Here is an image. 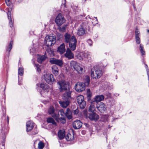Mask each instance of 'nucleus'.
<instances>
[{
    "instance_id": "f257e3e1",
    "label": "nucleus",
    "mask_w": 149,
    "mask_h": 149,
    "mask_svg": "<svg viewBox=\"0 0 149 149\" xmlns=\"http://www.w3.org/2000/svg\"><path fill=\"white\" fill-rule=\"evenodd\" d=\"M65 41L69 43V46L71 49L74 51L76 49L77 40L74 36H71L70 34L66 33L65 35Z\"/></svg>"
},
{
    "instance_id": "f03ea898",
    "label": "nucleus",
    "mask_w": 149,
    "mask_h": 149,
    "mask_svg": "<svg viewBox=\"0 0 149 149\" xmlns=\"http://www.w3.org/2000/svg\"><path fill=\"white\" fill-rule=\"evenodd\" d=\"M70 66L72 69L77 71L79 74H82L85 72V67L83 65L78 63L76 61H71Z\"/></svg>"
},
{
    "instance_id": "7ed1b4c3",
    "label": "nucleus",
    "mask_w": 149,
    "mask_h": 149,
    "mask_svg": "<svg viewBox=\"0 0 149 149\" xmlns=\"http://www.w3.org/2000/svg\"><path fill=\"white\" fill-rule=\"evenodd\" d=\"M59 85L58 88L61 92L69 90V83L64 80L59 81L57 83Z\"/></svg>"
},
{
    "instance_id": "20e7f679",
    "label": "nucleus",
    "mask_w": 149,
    "mask_h": 149,
    "mask_svg": "<svg viewBox=\"0 0 149 149\" xmlns=\"http://www.w3.org/2000/svg\"><path fill=\"white\" fill-rule=\"evenodd\" d=\"M88 22L86 21H82L80 23V26L78 29L77 34L81 36L85 34L86 32V28L88 25Z\"/></svg>"
},
{
    "instance_id": "39448f33",
    "label": "nucleus",
    "mask_w": 149,
    "mask_h": 149,
    "mask_svg": "<svg viewBox=\"0 0 149 149\" xmlns=\"http://www.w3.org/2000/svg\"><path fill=\"white\" fill-rule=\"evenodd\" d=\"M55 36L52 34L47 36L45 38V42L46 45L49 47L54 44L56 42Z\"/></svg>"
},
{
    "instance_id": "423d86ee",
    "label": "nucleus",
    "mask_w": 149,
    "mask_h": 149,
    "mask_svg": "<svg viewBox=\"0 0 149 149\" xmlns=\"http://www.w3.org/2000/svg\"><path fill=\"white\" fill-rule=\"evenodd\" d=\"M102 72L101 69L96 68L91 71V76L94 79L99 78L102 75Z\"/></svg>"
},
{
    "instance_id": "0eeeda50",
    "label": "nucleus",
    "mask_w": 149,
    "mask_h": 149,
    "mask_svg": "<svg viewBox=\"0 0 149 149\" xmlns=\"http://www.w3.org/2000/svg\"><path fill=\"white\" fill-rule=\"evenodd\" d=\"M40 87L42 89L40 92V94L42 96L45 97L49 91V87L47 84L44 83L40 84Z\"/></svg>"
},
{
    "instance_id": "6e6552de",
    "label": "nucleus",
    "mask_w": 149,
    "mask_h": 149,
    "mask_svg": "<svg viewBox=\"0 0 149 149\" xmlns=\"http://www.w3.org/2000/svg\"><path fill=\"white\" fill-rule=\"evenodd\" d=\"M77 100L81 109H84L86 106V102L84 100V96L82 95L78 96L77 98Z\"/></svg>"
},
{
    "instance_id": "1a4fd4ad",
    "label": "nucleus",
    "mask_w": 149,
    "mask_h": 149,
    "mask_svg": "<svg viewBox=\"0 0 149 149\" xmlns=\"http://www.w3.org/2000/svg\"><path fill=\"white\" fill-rule=\"evenodd\" d=\"M55 21L58 26H60L65 22V20L62 14L59 13L56 17Z\"/></svg>"
},
{
    "instance_id": "9d476101",
    "label": "nucleus",
    "mask_w": 149,
    "mask_h": 149,
    "mask_svg": "<svg viewBox=\"0 0 149 149\" xmlns=\"http://www.w3.org/2000/svg\"><path fill=\"white\" fill-rule=\"evenodd\" d=\"M75 90L78 92H80L84 91L85 89V85L84 83L77 82L74 86Z\"/></svg>"
},
{
    "instance_id": "9b49d317",
    "label": "nucleus",
    "mask_w": 149,
    "mask_h": 149,
    "mask_svg": "<svg viewBox=\"0 0 149 149\" xmlns=\"http://www.w3.org/2000/svg\"><path fill=\"white\" fill-rule=\"evenodd\" d=\"M44 77L46 82L49 84H53L55 81V79L52 74H44Z\"/></svg>"
},
{
    "instance_id": "f8f14e48",
    "label": "nucleus",
    "mask_w": 149,
    "mask_h": 149,
    "mask_svg": "<svg viewBox=\"0 0 149 149\" xmlns=\"http://www.w3.org/2000/svg\"><path fill=\"white\" fill-rule=\"evenodd\" d=\"M96 107L98 110L102 113H104L106 110V106L103 102L97 104Z\"/></svg>"
},
{
    "instance_id": "ddd939ff",
    "label": "nucleus",
    "mask_w": 149,
    "mask_h": 149,
    "mask_svg": "<svg viewBox=\"0 0 149 149\" xmlns=\"http://www.w3.org/2000/svg\"><path fill=\"white\" fill-rule=\"evenodd\" d=\"M64 55L65 56L69 59H72L74 58V55L72 52L69 48L67 49Z\"/></svg>"
},
{
    "instance_id": "4468645a",
    "label": "nucleus",
    "mask_w": 149,
    "mask_h": 149,
    "mask_svg": "<svg viewBox=\"0 0 149 149\" xmlns=\"http://www.w3.org/2000/svg\"><path fill=\"white\" fill-rule=\"evenodd\" d=\"M72 125L74 129H78L82 127V123L80 120H78L74 121Z\"/></svg>"
},
{
    "instance_id": "2eb2a0df",
    "label": "nucleus",
    "mask_w": 149,
    "mask_h": 149,
    "mask_svg": "<svg viewBox=\"0 0 149 149\" xmlns=\"http://www.w3.org/2000/svg\"><path fill=\"white\" fill-rule=\"evenodd\" d=\"M88 118L91 120H96L99 118V116L95 113L91 112L89 114Z\"/></svg>"
},
{
    "instance_id": "dca6fc26",
    "label": "nucleus",
    "mask_w": 149,
    "mask_h": 149,
    "mask_svg": "<svg viewBox=\"0 0 149 149\" xmlns=\"http://www.w3.org/2000/svg\"><path fill=\"white\" fill-rule=\"evenodd\" d=\"M59 115L54 114L53 117L58 122H60L62 123H64L65 122V117H59Z\"/></svg>"
},
{
    "instance_id": "f3484780",
    "label": "nucleus",
    "mask_w": 149,
    "mask_h": 149,
    "mask_svg": "<svg viewBox=\"0 0 149 149\" xmlns=\"http://www.w3.org/2000/svg\"><path fill=\"white\" fill-rule=\"evenodd\" d=\"M34 124L31 121H28L26 124V131L27 132L31 130L33 128Z\"/></svg>"
},
{
    "instance_id": "a211bd4d",
    "label": "nucleus",
    "mask_w": 149,
    "mask_h": 149,
    "mask_svg": "<svg viewBox=\"0 0 149 149\" xmlns=\"http://www.w3.org/2000/svg\"><path fill=\"white\" fill-rule=\"evenodd\" d=\"M65 44L63 43L58 47L57 52L62 54L65 52Z\"/></svg>"
},
{
    "instance_id": "6ab92c4d",
    "label": "nucleus",
    "mask_w": 149,
    "mask_h": 149,
    "mask_svg": "<svg viewBox=\"0 0 149 149\" xmlns=\"http://www.w3.org/2000/svg\"><path fill=\"white\" fill-rule=\"evenodd\" d=\"M11 9L8 8L7 13L8 17L9 20L10 26V27H12L13 26V22L12 20L11 17Z\"/></svg>"
},
{
    "instance_id": "aec40b11",
    "label": "nucleus",
    "mask_w": 149,
    "mask_h": 149,
    "mask_svg": "<svg viewBox=\"0 0 149 149\" xmlns=\"http://www.w3.org/2000/svg\"><path fill=\"white\" fill-rule=\"evenodd\" d=\"M104 99V97L103 95H97L94 98L95 102L97 103L102 101Z\"/></svg>"
},
{
    "instance_id": "412c9836",
    "label": "nucleus",
    "mask_w": 149,
    "mask_h": 149,
    "mask_svg": "<svg viewBox=\"0 0 149 149\" xmlns=\"http://www.w3.org/2000/svg\"><path fill=\"white\" fill-rule=\"evenodd\" d=\"M52 72L55 76L58 75L59 73V70L58 67L56 65H53L52 67Z\"/></svg>"
},
{
    "instance_id": "4be33fe9",
    "label": "nucleus",
    "mask_w": 149,
    "mask_h": 149,
    "mask_svg": "<svg viewBox=\"0 0 149 149\" xmlns=\"http://www.w3.org/2000/svg\"><path fill=\"white\" fill-rule=\"evenodd\" d=\"M65 116L68 119H70L72 118V113L69 109H67L65 113Z\"/></svg>"
},
{
    "instance_id": "5701e85b",
    "label": "nucleus",
    "mask_w": 149,
    "mask_h": 149,
    "mask_svg": "<svg viewBox=\"0 0 149 149\" xmlns=\"http://www.w3.org/2000/svg\"><path fill=\"white\" fill-rule=\"evenodd\" d=\"M58 136L60 139L64 138L65 136V132L64 130H60L58 133Z\"/></svg>"
},
{
    "instance_id": "b1692460",
    "label": "nucleus",
    "mask_w": 149,
    "mask_h": 149,
    "mask_svg": "<svg viewBox=\"0 0 149 149\" xmlns=\"http://www.w3.org/2000/svg\"><path fill=\"white\" fill-rule=\"evenodd\" d=\"M71 92L69 91V90L68 91H66L63 95V98L64 99H68L71 97Z\"/></svg>"
},
{
    "instance_id": "393cba45",
    "label": "nucleus",
    "mask_w": 149,
    "mask_h": 149,
    "mask_svg": "<svg viewBox=\"0 0 149 149\" xmlns=\"http://www.w3.org/2000/svg\"><path fill=\"white\" fill-rule=\"evenodd\" d=\"M59 102L61 106L63 108L66 107L69 105V102L68 101H59Z\"/></svg>"
},
{
    "instance_id": "a878e982",
    "label": "nucleus",
    "mask_w": 149,
    "mask_h": 149,
    "mask_svg": "<svg viewBox=\"0 0 149 149\" xmlns=\"http://www.w3.org/2000/svg\"><path fill=\"white\" fill-rule=\"evenodd\" d=\"M77 56V58L79 60L81 61L84 60L85 52L80 53L78 54Z\"/></svg>"
},
{
    "instance_id": "bb28decb",
    "label": "nucleus",
    "mask_w": 149,
    "mask_h": 149,
    "mask_svg": "<svg viewBox=\"0 0 149 149\" xmlns=\"http://www.w3.org/2000/svg\"><path fill=\"white\" fill-rule=\"evenodd\" d=\"M91 56L90 53L89 52H85L84 61H88L91 59Z\"/></svg>"
},
{
    "instance_id": "cd10ccee",
    "label": "nucleus",
    "mask_w": 149,
    "mask_h": 149,
    "mask_svg": "<svg viewBox=\"0 0 149 149\" xmlns=\"http://www.w3.org/2000/svg\"><path fill=\"white\" fill-rule=\"evenodd\" d=\"M65 138L68 141H72L74 139V135L73 134L72 135L68 133L65 137Z\"/></svg>"
},
{
    "instance_id": "c85d7f7f",
    "label": "nucleus",
    "mask_w": 149,
    "mask_h": 149,
    "mask_svg": "<svg viewBox=\"0 0 149 149\" xmlns=\"http://www.w3.org/2000/svg\"><path fill=\"white\" fill-rule=\"evenodd\" d=\"M55 110L53 107L51 106L50 107L48 110V112L50 114H53L52 116L54 114H56L54 113Z\"/></svg>"
},
{
    "instance_id": "c756f323",
    "label": "nucleus",
    "mask_w": 149,
    "mask_h": 149,
    "mask_svg": "<svg viewBox=\"0 0 149 149\" xmlns=\"http://www.w3.org/2000/svg\"><path fill=\"white\" fill-rule=\"evenodd\" d=\"M46 58V57L45 55L39 56L38 58L37 61L39 63H41L42 61L45 60Z\"/></svg>"
},
{
    "instance_id": "7c9ffc66",
    "label": "nucleus",
    "mask_w": 149,
    "mask_h": 149,
    "mask_svg": "<svg viewBox=\"0 0 149 149\" xmlns=\"http://www.w3.org/2000/svg\"><path fill=\"white\" fill-rule=\"evenodd\" d=\"M47 121L48 123H51L54 126L56 125V123L54 120L52 118H49L47 119Z\"/></svg>"
},
{
    "instance_id": "2f4dec72",
    "label": "nucleus",
    "mask_w": 149,
    "mask_h": 149,
    "mask_svg": "<svg viewBox=\"0 0 149 149\" xmlns=\"http://www.w3.org/2000/svg\"><path fill=\"white\" fill-rule=\"evenodd\" d=\"M90 79L88 76H86L84 79L85 84V86H88L89 84Z\"/></svg>"
},
{
    "instance_id": "473e14b6",
    "label": "nucleus",
    "mask_w": 149,
    "mask_h": 149,
    "mask_svg": "<svg viewBox=\"0 0 149 149\" xmlns=\"http://www.w3.org/2000/svg\"><path fill=\"white\" fill-rule=\"evenodd\" d=\"M13 45V42L12 41H10L8 46L6 49V51H8V54H9V52L12 48V46Z\"/></svg>"
},
{
    "instance_id": "72a5a7b5",
    "label": "nucleus",
    "mask_w": 149,
    "mask_h": 149,
    "mask_svg": "<svg viewBox=\"0 0 149 149\" xmlns=\"http://www.w3.org/2000/svg\"><path fill=\"white\" fill-rule=\"evenodd\" d=\"M139 49L142 55H145V52L143 49V45L141 44L140 45Z\"/></svg>"
},
{
    "instance_id": "f704fd0d",
    "label": "nucleus",
    "mask_w": 149,
    "mask_h": 149,
    "mask_svg": "<svg viewBox=\"0 0 149 149\" xmlns=\"http://www.w3.org/2000/svg\"><path fill=\"white\" fill-rule=\"evenodd\" d=\"M56 61L55 64H56L60 67L62 66L63 64V61L62 60L57 59Z\"/></svg>"
},
{
    "instance_id": "c9c22d12",
    "label": "nucleus",
    "mask_w": 149,
    "mask_h": 149,
    "mask_svg": "<svg viewBox=\"0 0 149 149\" xmlns=\"http://www.w3.org/2000/svg\"><path fill=\"white\" fill-rule=\"evenodd\" d=\"M24 73V69L23 68H19L18 70V74L21 76H22Z\"/></svg>"
},
{
    "instance_id": "e433bc0d",
    "label": "nucleus",
    "mask_w": 149,
    "mask_h": 149,
    "mask_svg": "<svg viewBox=\"0 0 149 149\" xmlns=\"http://www.w3.org/2000/svg\"><path fill=\"white\" fill-rule=\"evenodd\" d=\"M95 110V107L94 105L93 104H92L91 106H90L89 109V111H90L91 112H93V111Z\"/></svg>"
},
{
    "instance_id": "4c0bfd02",
    "label": "nucleus",
    "mask_w": 149,
    "mask_h": 149,
    "mask_svg": "<svg viewBox=\"0 0 149 149\" xmlns=\"http://www.w3.org/2000/svg\"><path fill=\"white\" fill-rule=\"evenodd\" d=\"M44 146V143L41 141L39 142L38 144V148L39 149H42Z\"/></svg>"
},
{
    "instance_id": "58836bf2",
    "label": "nucleus",
    "mask_w": 149,
    "mask_h": 149,
    "mask_svg": "<svg viewBox=\"0 0 149 149\" xmlns=\"http://www.w3.org/2000/svg\"><path fill=\"white\" fill-rule=\"evenodd\" d=\"M67 25H64L62 27H60L59 28V29L60 30V31L62 32H65L66 29Z\"/></svg>"
},
{
    "instance_id": "ea45409f",
    "label": "nucleus",
    "mask_w": 149,
    "mask_h": 149,
    "mask_svg": "<svg viewBox=\"0 0 149 149\" xmlns=\"http://www.w3.org/2000/svg\"><path fill=\"white\" fill-rule=\"evenodd\" d=\"M56 60L57 59L55 58H51L49 60V62L52 64H55Z\"/></svg>"
},
{
    "instance_id": "a19ab883",
    "label": "nucleus",
    "mask_w": 149,
    "mask_h": 149,
    "mask_svg": "<svg viewBox=\"0 0 149 149\" xmlns=\"http://www.w3.org/2000/svg\"><path fill=\"white\" fill-rule=\"evenodd\" d=\"M135 39L136 42L137 44H139L140 42V38L139 36L135 35Z\"/></svg>"
},
{
    "instance_id": "79ce46f5",
    "label": "nucleus",
    "mask_w": 149,
    "mask_h": 149,
    "mask_svg": "<svg viewBox=\"0 0 149 149\" xmlns=\"http://www.w3.org/2000/svg\"><path fill=\"white\" fill-rule=\"evenodd\" d=\"M86 95L88 97H90L91 95V92L90 90L89 89L87 90Z\"/></svg>"
},
{
    "instance_id": "37998d69",
    "label": "nucleus",
    "mask_w": 149,
    "mask_h": 149,
    "mask_svg": "<svg viewBox=\"0 0 149 149\" xmlns=\"http://www.w3.org/2000/svg\"><path fill=\"white\" fill-rule=\"evenodd\" d=\"M59 114H60L62 116L64 117L65 116V113L63 109H61L59 110L58 112Z\"/></svg>"
},
{
    "instance_id": "c03bdc74",
    "label": "nucleus",
    "mask_w": 149,
    "mask_h": 149,
    "mask_svg": "<svg viewBox=\"0 0 149 149\" xmlns=\"http://www.w3.org/2000/svg\"><path fill=\"white\" fill-rule=\"evenodd\" d=\"M92 22L93 24V25H95V24H97L98 21L97 20V18L96 17H94L93 20V21Z\"/></svg>"
},
{
    "instance_id": "a18cd8bd",
    "label": "nucleus",
    "mask_w": 149,
    "mask_h": 149,
    "mask_svg": "<svg viewBox=\"0 0 149 149\" xmlns=\"http://www.w3.org/2000/svg\"><path fill=\"white\" fill-rule=\"evenodd\" d=\"M35 66L36 67L37 71L38 72H40L41 71L40 66L38 64H36Z\"/></svg>"
},
{
    "instance_id": "49530a36",
    "label": "nucleus",
    "mask_w": 149,
    "mask_h": 149,
    "mask_svg": "<svg viewBox=\"0 0 149 149\" xmlns=\"http://www.w3.org/2000/svg\"><path fill=\"white\" fill-rule=\"evenodd\" d=\"M87 41L90 46H92V45L93 42L90 39L88 40Z\"/></svg>"
},
{
    "instance_id": "de8ad7c7",
    "label": "nucleus",
    "mask_w": 149,
    "mask_h": 149,
    "mask_svg": "<svg viewBox=\"0 0 149 149\" xmlns=\"http://www.w3.org/2000/svg\"><path fill=\"white\" fill-rule=\"evenodd\" d=\"M5 2L6 3V4L8 6H10V4H11V2L10 0H5Z\"/></svg>"
},
{
    "instance_id": "09e8293b",
    "label": "nucleus",
    "mask_w": 149,
    "mask_h": 149,
    "mask_svg": "<svg viewBox=\"0 0 149 149\" xmlns=\"http://www.w3.org/2000/svg\"><path fill=\"white\" fill-rule=\"evenodd\" d=\"M79 111L78 109H77L74 110L73 111V113L74 115H77L79 113Z\"/></svg>"
},
{
    "instance_id": "8fccbe9b",
    "label": "nucleus",
    "mask_w": 149,
    "mask_h": 149,
    "mask_svg": "<svg viewBox=\"0 0 149 149\" xmlns=\"http://www.w3.org/2000/svg\"><path fill=\"white\" fill-rule=\"evenodd\" d=\"M139 31L137 29H136L135 30V35H137V36H139Z\"/></svg>"
},
{
    "instance_id": "3c124183",
    "label": "nucleus",
    "mask_w": 149,
    "mask_h": 149,
    "mask_svg": "<svg viewBox=\"0 0 149 149\" xmlns=\"http://www.w3.org/2000/svg\"><path fill=\"white\" fill-rule=\"evenodd\" d=\"M47 52L48 53H49V52H51V54H52L53 53V51H52L50 49H48L47 50Z\"/></svg>"
},
{
    "instance_id": "603ef678",
    "label": "nucleus",
    "mask_w": 149,
    "mask_h": 149,
    "mask_svg": "<svg viewBox=\"0 0 149 149\" xmlns=\"http://www.w3.org/2000/svg\"><path fill=\"white\" fill-rule=\"evenodd\" d=\"M7 122H8H8H9V119L8 118V116L7 117Z\"/></svg>"
},
{
    "instance_id": "864d4df0",
    "label": "nucleus",
    "mask_w": 149,
    "mask_h": 149,
    "mask_svg": "<svg viewBox=\"0 0 149 149\" xmlns=\"http://www.w3.org/2000/svg\"><path fill=\"white\" fill-rule=\"evenodd\" d=\"M37 133V131H36L34 134H36Z\"/></svg>"
},
{
    "instance_id": "5fc2aeb1",
    "label": "nucleus",
    "mask_w": 149,
    "mask_h": 149,
    "mask_svg": "<svg viewBox=\"0 0 149 149\" xmlns=\"http://www.w3.org/2000/svg\"><path fill=\"white\" fill-rule=\"evenodd\" d=\"M21 63L19 61V65Z\"/></svg>"
},
{
    "instance_id": "6e6d98bb",
    "label": "nucleus",
    "mask_w": 149,
    "mask_h": 149,
    "mask_svg": "<svg viewBox=\"0 0 149 149\" xmlns=\"http://www.w3.org/2000/svg\"><path fill=\"white\" fill-rule=\"evenodd\" d=\"M147 32H148V33H149V30H147Z\"/></svg>"
},
{
    "instance_id": "4d7b16f0",
    "label": "nucleus",
    "mask_w": 149,
    "mask_h": 149,
    "mask_svg": "<svg viewBox=\"0 0 149 149\" xmlns=\"http://www.w3.org/2000/svg\"><path fill=\"white\" fill-rule=\"evenodd\" d=\"M6 116V115H5V114H4V115H3V116H4V117H5V116Z\"/></svg>"
},
{
    "instance_id": "13d9d810",
    "label": "nucleus",
    "mask_w": 149,
    "mask_h": 149,
    "mask_svg": "<svg viewBox=\"0 0 149 149\" xmlns=\"http://www.w3.org/2000/svg\"><path fill=\"white\" fill-rule=\"evenodd\" d=\"M85 113L86 115L87 116L86 114Z\"/></svg>"
},
{
    "instance_id": "bf43d9fd",
    "label": "nucleus",
    "mask_w": 149,
    "mask_h": 149,
    "mask_svg": "<svg viewBox=\"0 0 149 149\" xmlns=\"http://www.w3.org/2000/svg\"><path fill=\"white\" fill-rule=\"evenodd\" d=\"M37 85L38 86V84H37Z\"/></svg>"
}]
</instances>
